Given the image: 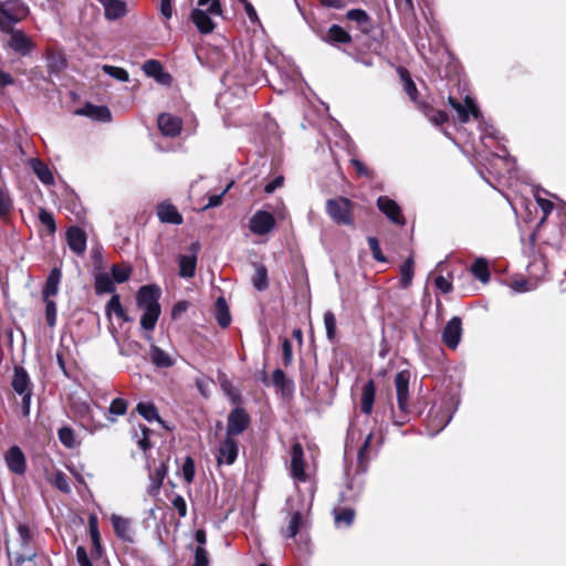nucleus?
Instances as JSON below:
<instances>
[{
  "label": "nucleus",
  "instance_id": "f257e3e1",
  "mask_svg": "<svg viewBox=\"0 0 566 566\" xmlns=\"http://www.w3.org/2000/svg\"><path fill=\"white\" fill-rule=\"evenodd\" d=\"M161 290L157 285L142 286L136 296L137 306L144 311L140 326L146 331H153L160 315L159 298Z\"/></svg>",
  "mask_w": 566,
  "mask_h": 566
},
{
  "label": "nucleus",
  "instance_id": "f03ea898",
  "mask_svg": "<svg viewBox=\"0 0 566 566\" xmlns=\"http://www.w3.org/2000/svg\"><path fill=\"white\" fill-rule=\"evenodd\" d=\"M198 7L191 12V20L201 33H211L216 28L212 17H218L222 12L220 1L198 0Z\"/></svg>",
  "mask_w": 566,
  "mask_h": 566
},
{
  "label": "nucleus",
  "instance_id": "7ed1b4c3",
  "mask_svg": "<svg viewBox=\"0 0 566 566\" xmlns=\"http://www.w3.org/2000/svg\"><path fill=\"white\" fill-rule=\"evenodd\" d=\"M29 14V7L21 0L0 1V31L9 32Z\"/></svg>",
  "mask_w": 566,
  "mask_h": 566
},
{
  "label": "nucleus",
  "instance_id": "20e7f679",
  "mask_svg": "<svg viewBox=\"0 0 566 566\" xmlns=\"http://www.w3.org/2000/svg\"><path fill=\"white\" fill-rule=\"evenodd\" d=\"M353 207L348 198L336 197L326 201V213L337 224L353 226Z\"/></svg>",
  "mask_w": 566,
  "mask_h": 566
},
{
  "label": "nucleus",
  "instance_id": "39448f33",
  "mask_svg": "<svg viewBox=\"0 0 566 566\" xmlns=\"http://www.w3.org/2000/svg\"><path fill=\"white\" fill-rule=\"evenodd\" d=\"M290 467L289 471L292 479L298 483H304L310 480L307 464L304 459V451L301 443L295 442L290 451Z\"/></svg>",
  "mask_w": 566,
  "mask_h": 566
},
{
  "label": "nucleus",
  "instance_id": "423d86ee",
  "mask_svg": "<svg viewBox=\"0 0 566 566\" xmlns=\"http://www.w3.org/2000/svg\"><path fill=\"white\" fill-rule=\"evenodd\" d=\"M199 251V242H192L188 248V252L178 256L179 275L181 277L190 279L195 276Z\"/></svg>",
  "mask_w": 566,
  "mask_h": 566
},
{
  "label": "nucleus",
  "instance_id": "0eeeda50",
  "mask_svg": "<svg viewBox=\"0 0 566 566\" xmlns=\"http://www.w3.org/2000/svg\"><path fill=\"white\" fill-rule=\"evenodd\" d=\"M411 374L409 370H401L395 376V388L398 408L406 413L409 408V382Z\"/></svg>",
  "mask_w": 566,
  "mask_h": 566
},
{
  "label": "nucleus",
  "instance_id": "6e6552de",
  "mask_svg": "<svg viewBox=\"0 0 566 566\" xmlns=\"http://www.w3.org/2000/svg\"><path fill=\"white\" fill-rule=\"evenodd\" d=\"M275 219L265 210L256 211L249 220V229L253 234L265 235L275 228Z\"/></svg>",
  "mask_w": 566,
  "mask_h": 566
},
{
  "label": "nucleus",
  "instance_id": "1a4fd4ad",
  "mask_svg": "<svg viewBox=\"0 0 566 566\" xmlns=\"http://www.w3.org/2000/svg\"><path fill=\"white\" fill-rule=\"evenodd\" d=\"M250 417L243 408H234L228 416L227 437L241 434L249 426Z\"/></svg>",
  "mask_w": 566,
  "mask_h": 566
},
{
  "label": "nucleus",
  "instance_id": "9d476101",
  "mask_svg": "<svg viewBox=\"0 0 566 566\" xmlns=\"http://www.w3.org/2000/svg\"><path fill=\"white\" fill-rule=\"evenodd\" d=\"M3 458L11 473L15 475H23L27 472V458L20 447H10L6 451Z\"/></svg>",
  "mask_w": 566,
  "mask_h": 566
},
{
  "label": "nucleus",
  "instance_id": "9b49d317",
  "mask_svg": "<svg viewBox=\"0 0 566 566\" xmlns=\"http://www.w3.org/2000/svg\"><path fill=\"white\" fill-rule=\"evenodd\" d=\"M449 104L457 112L458 119L461 123H467L470 118V115H472L473 118H475V119H478L481 116L479 107L474 103V99L470 96H465L464 103H461L450 96Z\"/></svg>",
  "mask_w": 566,
  "mask_h": 566
},
{
  "label": "nucleus",
  "instance_id": "f8f14e48",
  "mask_svg": "<svg viewBox=\"0 0 566 566\" xmlns=\"http://www.w3.org/2000/svg\"><path fill=\"white\" fill-rule=\"evenodd\" d=\"M452 416L442 407H432L428 415L429 434L434 436L440 432L451 420Z\"/></svg>",
  "mask_w": 566,
  "mask_h": 566
},
{
  "label": "nucleus",
  "instance_id": "ddd939ff",
  "mask_svg": "<svg viewBox=\"0 0 566 566\" xmlns=\"http://www.w3.org/2000/svg\"><path fill=\"white\" fill-rule=\"evenodd\" d=\"M238 443L231 437H226L220 443L217 454L218 465H231L234 463L238 457Z\"/></svg>",
  "mask_w": 566,
  "mask_h": 566
},
{
  "label": "nucleus",
  "instance_id": "4468645a",
  "mask_svg": "<svg viewBox=\"0 0 566 566\" xmlns=\"http://www.w3.org/2000/svg\"><path fill=\"white\" fill-rule=\"evenodd\" d=\"M462 336V323L457 316L452 317L442 333V340L449 348H457Z\"/></svg>",
  "mask_w": 566,
  "mask_h": 566
},
{
  "label": "nucleus",
  "instance_id": "2eb2a0df",
  "mask_svg": "<svg viewBox=\"0 0 566 566\" xmlns=\"http://www.w3.org/2000/svg\"><path fill=\"white\" fill-rule=\"evenodd\" d=\"M379 210L386 214V217L396 224H403L405 219L401 214L400 207L386 196H380L377 200Z\"/></svg>",
  "mask_w": 566,
  "mask_h": 566
},
{
  "label": "nucleus",
  "instance_id": "dca6fc26",
  "mask_svg": "<svg viewBox=\"0 0 566 566\" xmlns=\"http://www.w3.org/2000/svg\"><path fill=\"white\" fill-rule=\"evenodd\" d=\"M10 34L9 46L21 55H27L33 48L32 41L21 30H14L8 32Z\"/></svg>",
  "mask_w": 566,
  "mask_h": 566
},
{
  "label": "nucleus",
  "instance_id": "f3484780",
  "mask_svg": "<svg viewBox=\"0 0 566 566\" xmlns=\"http://www.w3.org/2000/svg\"><path fill=\"white\" fill-rule=\"evenodd\" d=\"M66 241L69 248L77 255H81L86 250V234L78 227H71L66 232Z\"/></svg>",
  "mask_w": 566,
  "mask_h": 566
},
{
  "label": "nucleus",
  "instance_id": "a211bd4d",
  "mask_svg": "<svg viewBox=\"0 0 566 566\" xmlns=\"http://www.w3.org/2000/svg\"><path fill=\"white\" fill-rule=\"evenodd\" d=\"M12 388L18 395L32 394L30 377L23 367H15L12 379Z\"/></svg>",
  "mask_w": 566,
  "mask_h": 566
},
{
  "label": "nucleus",
  "instance_id": "6ab92c4d",
  "mask_svg": "<svg viewBox=\"0 0 566 566\" xmlns=\"http://www.w3.org/2000/svg\"><path fill=\"white\" fill-rule=\"evenodd\" d=\"M158 127L163 135L175 137L181 130V120L169 114H161L158 117Z\"/></svg>",
  "mask_w": 566,
  "mask_h": 566
},
{
  "label": "nucleus",
  "instance_id": "aec40b11",
  "mask_svg": "<svg viewBox=\"0 0 566 566\" xmlns=\"http://www.w3.org/2000/svg\"><path fill=\"white\" fill-rule=\"evenodd\" d=\"M111 522L114 527L115 534L125 542H133V530L128 518L113 514Z\"/></svg>",
  "mask_w": 566,
  "mask_h": 566
},
{
  "label": "nucleus",
  "instance_id": "412c9836",
  "mask_svg": "<svg viewBox=\"0 0 566 566\" xmlns=\"http://www.w3.org/2000/svg\"><path fill=\"white\" fill-rule=\"evenodd\" d=\"M305 524V517L302 511H290L289 524L281 531L286 538H294Z\"/></svg>",
  "mask_w": 566,
  "mask_h": 566
},
{
  "label": "nucleus",
  "instance_id": "4be33fe9",
  "mask_svg": "<svg viewBox=\"0 0 566 566\" xmlns=\"http://www.w3.org/2000/svg\"><path fill=\"white\" fill-rule=\"evenodd\" d=\"M105 11L107 20H117L124 17L127 12L126 3L123 0H98Z\"/></svg>",
  "mask_w": 566,
  "mask_h": 566
},
{
  "label": "nucleus",
  "instance_id": "5701e85b",
  "mask_svg": "<svg viewBox=\"0 0 566 566\" xmlns=\"http://www.w3.org/2000/svg\"><path fill=\"white\" fill-rule=\"evenodd\" d=\"M62 279V272L60 269L54 268L51 270L46 281L45 285L42 290V298H53L59 293V286Z\"/></svg>",
  "mask_w": 566,
  "mask_h": 566
},
{
  "label": "nucleus",
  "instance_id": "b1692460",
  "mask_svg": "<svg viewBox=\"0 0 566 566\" xmlns=\"http://www.w3.org/2000/svg\"><path fill=\"white\" fill-rule=\"evenodd\" d=\"M376 396V386L374 380H368L361 390L360 397V410L365 415H370L373 412L374 402Z\"/></svg>",
  "mask_w": 566,
  "mask_h": 566
},
{
  "label": "nucleus",
  "instance_id": "393cba45",
  "mask_svg": "<svg viewBox=\"0 0 566 566\" xmlns=\"http://www.w3.org/2000/svg\"><path fill=\"white\" fill-rule=\"evenodd\" d=\"M77 114L99 122H109L112 118V114L108 107L93 104H86L81 111L77 112Z\"/></svg>",
  "mask_w": 566,
  "mask_h": 566
},
{
  "label": "nucleus",
  "instance_id": "a878e982",
  "mask_svg": "<svg viewBox=\"0 0 566 566\" xmlns=\"http://www.w3.org/2000/svg\"><path fill=\"white\" fill-rule=\"evenodd\" d=\"M149 354L153 364L159 368H169L176 363V359L170 354L156 345L150 346Z\"/></svg>",
  "mask_w": 566,
  "mask_h": 566
},
{
  "label": "nucleus",
  "instance_id": "bb28decb",
  "mask_svg": "<svg viewBox=\"0 0 566 566\" xmlns=\"http://www.w3.org/2000/svg\"><path fill=\"white\" fill-rule=\"evenodd\" d=\"M322 39L329 44L352 42V36L349 35V33L338 24H333L332 27H329L326 34Z\"/></svg>",
  "mask_w": 566,
  "mask_h": 566
},
{
  "label": "nucleus",
  "instance_id": "cd10ccee",
  "mask_svg": "<svg viewBox=\"0 0 566 566\" xmlns=\"http://www.w3.org/2000/svg\"><path fill=\"white\" fill-rule=\"evenodd\" d=\"M158 218L163 222L180 224L182 223V217L178 212L177 208L170 203H161L158 206L157 211Z\"/></svg>",
  "mask_w": 566,
  "mask_h": 566
},
{
  "label": "nucleus",
  "instance_id": "c85d7f7f",
  "mask_svg": "<svg viewBox=\"0 0 566 566\" xmlns=\"http://www.w3.org/2000/svg\"><path fill=\"white\" fill-rule=\"evenodd\" d=\"M30 166L32 167L34 174L45 185L54 184V177L48 165L42 163L40 159L33 158L30 160Z\"/></svg>",
  "mask_w": 566,
  "mask_h": 566
},
{
  "label": "nucleus",
  "instance_id": "c756f323",
  "mask_svg": "<svg viewBox=\"0 0 566 566\" xmlns=\"http://www.w3.org/2000/svg\"><path fill=\"white\" fill-rule=\"evenodd\" d=\"M346 17L348 20L356 22L364 33L370 31V19L364 10L352 9L346 13Z\"/></svg>",
  "mask_w": 566,
  "mask_h": 566
},
{
  "label": "nucleus",
  "instance_id": "7c9ffc66",
  "mask_svg": "<svg viewBox=\"0 0 566 566\" xmlns=\"http://www.w3.org/2000/svg\"><path fill=\"white\" fill-rule=\"evenodd\" d=\"M399 273H400V286L403 289H407L411 284L412 279H413V273H415V262H413L412 256H409L400 265Z\"/></svg>",
  "mask_w": 566,
  "mask_h": 566
},
{
  "label": "nucleus",
  "instance_id": "2f4dec72",
  "mask_svg": "<svg viewBox=\"0 0 566 566\" xmlns=\"http://www.w3.org/2000/svg\"><path fill=\"white\" fill-rule=\"evenodd\" d=\"M48 481L63 493L67 494L71 492V486L67 476L61 470H55L51 474H48Z\"/></svg>",
  "mask_w": 566,
  "mask_h": 566
},
{
  "label": "nucleus",
  "instance_id": "473e14b6",
  "mask_svg": "<svg viewBox=\"0 0 566 566\" xmlns=\"http://www.w3.org/2000/svg\"><path fill=\"white\" fill-rule=\"evenodd\" d=\"M95 291L97 294L113 293L114 281L108 273H98L95 277Z\"/></svg>",
  "mask_w": 566,
  "mask_h": 566
},
{
  "label": "nucleus",
  "instance_id": "72a5a7b5",
  "mask_svg": "<svg viewBox=\"0 0 566 566\" xmlns=\"http://www.w3.org/2000/svg\"><path fill=\"white\" fill-rule=\"evenodd\" d=\"M88 531L90 536L93 543V551L96 555H99L102 552V544H101V535L98 531V521L95 515H91L88 517Z\"/></svg>",
  "mask_w": 566,
  "mask_h": 566
},
{
  "label": "nucleus",
  "instance_id": "f704fd0d",
  "mask_svg": "<svg viewBox=\"0 0 566 566\" xmlns=\"http://www.w3.org/2000/svg\"><path fill=\"white\" fill-rule=\"evenodd\" d=\"M216 318L221 327H228L231 323V316L228 305L223 297H219L216 302Z\"/></svg>",
  "mask_w": 566,
  "mask_h": 566
},
{
  "label": "nucleus",
  "instance_id": "c9c22d12",
  "mask_svg": "<svg viewBox=\"0 0 566 566\" xmlns=\"http://www.w3.org/2000/svg\"><path fill=\"white\" fill-rule=\"evenodd\" d=\"M106 313L109 315L111 313H115V315L125 322H129L130 317L126 315L118 294H114L106 305Z\"/></svg>",
  "mask_w": 566,
  "mask_h": 566
},
{
  "label": "nucleus",
  "instance_id": "e433bc0d",
  "mask_svg": "<svg viewBox=\"0 0 566 566\" xmlns=\"http://www.w3.org/2000/svg\"><path fill=\"white\" fill-rule=\"evenodd\" d=\"M60 442L67 449H74L77 446L74 430L71 427H62L57 431Z\"/></svg>",
  "mask_w": 566,
  "mask_h": 566
},
{
  "label": "nucleus",
  "instance_id": "4c0bfd02",
  "mask_svg": "<svg viewBox=\"0 0 566 566\" xmlns=\"http://www.w3.org/2000/svg\"><path fill=\"white\" fill-rule=\"evenodd\" d=\"M472 273L481 282L485 283L490 279L489 265L484 259H478L472 264Z\"/></svg>",
  "mask_w": 566,
  "mask_h": 566
},
{
  "label": "nucleus",
  "instance_id": "58836bf2",
  "mask_svg": "<svg viewBox=\"0 0 566 566\" xmlns=\"http://www.w3.org/2000/svg\"><path fill=\"white\" fill-rule=\"evenodd\" d=\"M166 475V468L164 464H161L159 468H156L154 472L150 473V486H149V493H156L165 479Z\"/></svg>",
  "mask_w": 566,
  "mask_h": 566
},
{
  "label": "nucleus",
  "instance_id": "ea45409f",
  "mask_svg": "<svg viewBox=\"0 0 566 566\" xmlns=\"http://www.w3.org/2000/svg\"><path fill=\"white\" fill-rule=\"evenodd\" d=\"M138 413L147 421H160L156 407L150 402H139L136 407Z\"/></svg>",
  "mask_w": 566,
  "mask_h": 566
},
{
  "label": "nucleus",
  "instance_id": "a19ab883",
  "mask_svg": "<svg viewBox=\"0 0 566 566\" xmlns=\"http://www.w3.org/2000/svg\"><path fill=\"white\" fill-rule=\"evenodd\" d=\"M252 282L258 291H263L268 287V271L264 265H256Z\"/></svg>",
  "mask_w": 566,
  "mask_h": 566
},
{
  "label": "nucleus",
  "instance_id": "79ce46f5",
  "mask_svg": "<svg viewBox=\"0 0 566 566\" xmlns=\"http://www.w3.org/2000/svg\"><path fill=\"white\" fill-rule=\"evenodd\" d=\"M144 72L151 77L163 82L161 76H164L163 66L156 60H148L143 65Z\"/></svg>",
  "mask_w": 566,
  "mask_h": 566
},
{
  "label": "nucleus",
  "instance_id": "37998d69",
  "mask_svg": "<svg viewBox=\"0 0 566 566\" xmlns=\"http://www.w3.org/2000/svg\"><path fill=\"white\" fill-rule=\"evenodd\" d=\"M13 202L8 190L0 186V218L4 219L12 210Z\"/></svg>",
  "mask_w": 566,
  "mask_h": 566
},
{
  "label": "nucleus",
  "instance_id": "c03bdc74",
  "mask_svg": "<svg viewBox=\"0 0 566 566\" xmlns=\"http://www.w3.org/2000/svg\"><path fill=\"white\" fill-rule=\"evenodd\" d=\"M132 274V268L126 265H113L112 279L117 283L126 282Z\"/></svg>",
  "mask_w": 566,
  "mask_h": 566
},
{
  "label": "nucleus",
  "instance_id": "a18cd8bd",
  "mask_svg": "<svg viewBox=\"0 0 566 566\" xmlns=\"http://www.w3.org/2000/svg\"><path fill=\"white\" fill-rule=\"evenodd\" d=\"M126 410H127V402H126V400H124L122 398H116V399H114L111 402V406H109V415H111V417L108 419L112 422H114L116 420L114 417L125 415Z\"/></svg>",
  "mask_w": 566,
  "mask_h": 566
},
{
  "label": "nucleus",
  "instance_id": "49530a36",
  "mask_svg": "<svg viewBox=\"0 0 566 566\" xmlns=\"http://www.w3.org/2000/svg\"><path fill=\"white\" fill-rule=\"evenodd\" d=\"M355 517V511L353 509H340L335 510V523L337 525L345 524L349 526Z\"/></svg>",
  "mask_w": 566,
  "mask_h": 566
},
{
  "label": "nucleus",
  "instance_id": "de8ad7c7",
  "mask_svg": "<svg viewBox=\"0 0 566 566\" xmlns=\"http://www.w3.org/2000/svg\"><path fill=\"white\" fill-rule=\"evenodd\" d=\"M45 304V318L50 327H54L56 324L57 308L53 298L43 300Z\"/></svg>",
  "mask_w": 566,
  "mask_h": 566
},
{
  "label": "nucleus",
  "instance_id": "09e8293b",
  "mask_svg": "<svg viewBox=\"0 0 566 566\" xmlns=\"http://www.w3.org/2000/svg\"><path fill=\"white\" fill-rule=\"evenodd\" d=\"M102 70L107 75H109L120 82H127L129 80L128 72L122 67L105 64L102 66Z\"/></svg>",
  "mask_w": 566,
  "mask_h": 566
},
{
  "label": "nucleus",
  "instance_id": "8fccbe9b",
  "mask_svg": "<svg viewBox=\"0 0 566 566\" xmlns=\"http://www.w3.org/2000/svg\"><path fill=\"white\" fill-rule=\"evenodd\" d=\"M39 220L48 229L50 234H53L56 231V224L53 214L44 208H41L39 211Z\"/></svg>",
  "mask_w": 566,
  "mask_h": 566
},
{
  "label": "nucleus",
  "instance_id": "3c124183",
  "mask_svg": "<svg viewBox=\"0 0 566 566\" xmlns=\"http://www.w3.org/2000/svg\"><path fill=\"white\" fill-rule=\"evenodd\" d=\"M324 325L326 335L329 340H333L336 334V318L331 311L324 313Z\"/></svg>",
  "mask_w": 566,
  "mask_h": 566
},
{
  "label": "nucleus",
  "instance_id": "603ef678",
  "mask_svg": "<svg viewBox=\"0 0 566 566\" xmlns=\"http://www.w3.org/2000/svg\"><path fill=\"white\" fill-rule=\"evenodd\" d=\"M181 470L185 481L191 483L195 478V462L190 457L186 458Z\"/></svg>",
  "mask_w": 566,
  "mask_h": 566
},
{
  "label": "nucleus",
  "instance_id": "864d4df0",
  "mask_svg": "<svg viewBox=\"0 0 566 566\" xmlns=\"http://www.w3.org/2000/svg\"><path fill=\"white\" fill-rule=\"evenodd\" d=\"M272 382L276 388L284 390L289 381L283 370L275 369L272 375Z\"/></svg>",
  "mask_w": 566,
  "mask_h": 566
},
{
  "label": "nucleus",
  "instance_id": "5fc2aeb1",
  "mask_svg": "<svg viewBox=\"0 0 566 566\" xmlns=\"http://www.w3.org/2000/svg\"><path fill=\"white\" fill-rule=\"evenodd\" d=\"M282 356H283V363L285 366L291 365L293 360V349H292V343L285 338L282 343Z\"/></svg>",
  "mask_w": 566,
  "mask_h": 566
},
{
  "label": "nucleus",
  "instance_id": "6e6d98bb",
  "mask_svg": "<svg viewBox=\"0 0 566 566\" xmlns=\"http://www.w3.org/2000/svg\"><path fill=\"white\" fill-rule=\"evenodd\" d=\"M159 11L166 23L174 13L172 0H160Z\"/></svg>",
  "mask_w": 566,
  "mask_h": 566
},
{
  "label": "nucleus",
  "instance_id": "4d7b16f0",
  "mask_svg": "<svg viewBox=\"0 0 566 566\" xmlns=\"http://www.w3.org/2000/svg\"><path fill=\"white\" fill-rule=\"evenodd\" d=\"M207 565H208V553L205 547L198 546L195 552L193 566H207Z\"/></svg>",
  "mask_w": 566,
  "mask_h": 566
},
{
  "label": "nucleus",
  "instance_id": "13d9d810",
  "mask_svg": "<svg viewBox=\"0 0 566 566\" xmlns=\"http://www.w3.org/2000/svg\"><path fill=\"white\" fill-rule=\"evenodd\" d=\"M18 533L21 541V545L25 546L28 545L32 539V534L27 524H19L18 525Z\"/></svg>",
  "mask_w": 566,
  "mask_h": 566
},
{
  "label": "nucleus",
  "instance_id": "bf43d9fd",
  "mask_svg": "<svg viewBox=\"0 0 566 566\" xmlns=\"http://www.w3.org/2000/svg\"><path fill=\"white\" fill-rule=\"evenodd\" d=\"M402 78L405 81V91H406V93L411 97V99H416V94H417L416 84L410 78V76L407 74V72L402 73Z\"/></svg>",
  "mask_w": 566,
  "mask_h": 566
},
{
  "label": "nucleus",
  "instance_id": "052dcab7",
  "mask_svg": "<svg viewBox=\"0 0 566 566\" xmlns=\"http://www.w3.org/2000/svg\"><path fill=\"white\" fill-rule=\"evenodd\" d=\"M350 164L355 168L356 172L359 176H364V177L373 176V171L370 169H368L360 160H358L356 158H352Z\"/></svg>",
  "mask_w": 566,
  "mask_h": 566
},
{
  "label": "nucleus",
  "instance_id": "680f3d73",
  "mask_svg": "<svg viewBox=\"0 0 566 566\" xmlns=\"http://www.w3.org/2000/svg\"><path fill=\"white\" fill-rule=\"evenodd\" d=\"M368 244H369V248L371 250L373 256L376 260L384 262L385 261V256L381 253L378 240L376 238H373V237L368 238Z\"/></svg>",
  "mask_w": 566,
  "mask_h": 566
},
{
  "label": "nucleus",
  "instance_id": "e2e57ef3",
  "mask_svg": "<svg viewBox=\"0 0 566 566\" xmlns=\"http://www.w3.org/2000/svg\"><path fill=\"white\" fill-rule=\"evenodd\" d=\"M76 559L80 566H93L88 558L87 552L83 546L76 548Z\"/></svg>",
  "mask_w": 566,
  "mask_h": 566
},
{
  "label": "nucleus",
  "instance_id": "0e129e2a",
  "mask_svg": "<svg viewBox=\"0 0 566 566\" xmlns=\"http://www.w3.org/2000/svg\"><path fill=\"white\" fill-rule=\"evenodd\" d=\"M75 411L81 417V419L84 421H88L92 418L91 407L86 402L76 405Z\"/></svg>",
  "mask_w": 566,
  "mask_h": 566
},
{
  "label": "nucleus",
  "instance_id": "69168bd1",
  "mask_svg": "<svg viewBox=\"0 0 566 566\" xmlns=\"http://www.w3.org/2000/svg\"><path fill=\"white\" fill-rule=\"evenodd\" d=\"M172 505L178 511L180 517H185L187 515V504L182 496L177 495L172 500Z\"/></svg>",
  "mask_w": 566,
  "mask_h": 566
},
{
  "label": "nucleus",
  "instance_id": "338daca9",
  "mask_svg": "<svg viewBox=\"0 0 566 566\" xmlns=\"http://www.w3.org/2000/svg\"><path fill=\"white\" fill-rule=\"evenodd\" d=\"M434 283H436L437 289L443 293H449L452 291L451 282L442 275H439L438 277H436Z\"/></svg>",
  "mask_w": 566,
  "mask_h": 566
},
{
  "label": "nucleus",
  "instance_id": "774afa93",
  "mask_svg": "<svg viewBox=\"0 0 566 566\" xmlns=\"http://www.w3.org/2000/svg\"><path fill=\"white\" fill-rule=\"evenodd\" d=\"M284 178L282 176L275 177L272 181L268 182L264 187L266 193L274 192L277 188L283 186Z\"/></svg>",
  "mask_w": 566,
  "mask_h": 566
}]
</instances>
